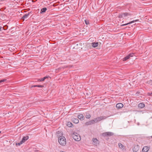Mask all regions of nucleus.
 Wrapping results in <instances>:
<instances>
[{
    "label": "nucleus",
    "instance_id": "f257e3e1",
    "mask_svg": "<svg viewBox=\"0 0 152 152\" xmlns=\"http://www.w3.org/2000/svg\"><path fill=\"white\" fill-rule=\"evenodd\" d=\"M58 141L59 143L61 145L64 146L66 144V139L64 136L59 137Z\"/></svg>",
    "mask_w": 152,
    "mask_h": 152
},
{
    "label": "nucleus",
    "instance_id": "f03ea898",
    "mask_svg": "<svg viewBox=\"0 0 152 152\" xmlns=\"http://www.w3.org/2000/svg\"><path fill=\"white\" fill-rule=\"evenodd\" d=\"M72 136L74 140L77 141H79L81 140V137L76 132H74L72 134Z\"/></svg>",
    "mask_w": 152,
    "mask_h": 152
},
{
    "label": "nucleus",
    "instance_id": "7ed1b4c3",
    "mask_svg": "<svg viewBox=\"0 0 152 152\" xmlns=\"http://www.w3.org/2000/svg\"><path fill=\"white\" fill-rule=\"evenodd\" d=\"M106 118L105 116H100L98 117L97 118L93 120L94 124L97 123L99 121H100L102 120L105 119Z\"/></svg>",
    "mask_w": 152,
    "mask_h": 152
},
{
    "label": "nucleus",
    "instance_id": "20e7f679",
    "mask_svg": "<svg viewBox=\"0 0 152 152\" xmlns=\"http://www.w3.org/2000/svg\"><path fill=\"white\" fill-rule=\"evenodd\" d=\"M132 15L129 12H125L120 14L118 15V18H125L126 17L130 16Z\"/></svg>",
    "mask_w": 152,
    "mask_h": 152
},
{
    "label": "nucleus",
    "instance_id": "39448f33",
    "mask_svg": "<svg viewBox=\"0 0 152 152\" xmlns=\"http://www.w3.org/2000/svg\"><path fill=\"white\" fill-rule=\"evenodd\" d=\"M113 133L111 132H104L102 134V136L104 137L106 136L110 137L113 135Z\"/></svg>",
    "mask_w": 152,
    "mask_h": 152
},
{
    "label": "nucleus",
    "instance_id": "423d86ee",
    "mask_svg": "<svg viewBox=\"0 0 152 152\" xmlns=\"http://www.w3.org/2000/svg\"><path fill=\"white\" fill-rule=\"evenodd\" d=\"M139 146L138 145H135L133 148V151L134 152H137L139 149Z\"/></svg>",
    "mask_w": 152,
    "mask_h": 152
},
{
    "label": "nucleus",
    "instance_id": "0eeeda50",
    "mask_svg": "<svg viewBox=\"0 0 152 152\" xmlns=\"http://www.w3.org/2000/svg\"><path fill=\"white\" fill-rule=\"evenodd\" d=\"M134 55V54L133 53L129 54L123 58V61H125L127 59H129L130 57H133Z\"/></svg>",
    "mask_w": 152,
    "mask_h": 152
},
{
    "label": "nucleus",
    "instance_id": "6e6552de",
    "mask_svg": "<svg viewBox=\"0 0 152 152\" xmlns=\"http://www.w3.org/2000/svg\"><path fill=\"white\" fill-rule=\"evenodd\" d=\"M134 55V54L133 53L129 54L123 58V61H125L127 59H129L130 57H133Z\"/></svg>",
    "mask_w": 152,
    "mask_h": 152
},
{
    "label": "nucleus",
    "instance_id": "1a4fd4ad",
    "mask_svg": "<svg viewBox=\"0 0 152 152\" xmlns=\"http://www.w3.org/2000/svg\"><path fill=\"white\" fill-rule=\"evenodd\" d=\"M124 106L123 104L121 103H118L116 104V107L118 109H120L123 107Z\"/></svg>",
    "mask_w": 152,
    "mask_h": 152
},
{
    "label": "nucleus",
    "instance_id": "9d476101",
    "mask_svg": "<svg viewBox=\"0 0 152 152\" xmlns=\"http://www.w3.org/2000/svg\"><path fill=\"white\" fill-rule=\"evenodd\" d=\"M92 141L94 142V144L95 145L98 144L99 143V142L97 139L96 138H93L92 139Z\"/></svg>",
    "mask_w": 152,
    "mask_h": 152
},
{
    "label": "nucleus",
    "instance_id": "9b49d317",
    "mask_svg": "<svg viewBox=\"0 0 152 152\" xmlns=\"http://www.w3.org/2000/svg\"><path fill=\"white\" fill-rule=\"evenodd\" d=\"M149 148L148 146H145L143 147L142 150V152H147L149 150Z\"/></svg>",
    "mask_w": 152,
    "mask_h": 152
},
{
    "label": "nucleus",
    "instance_id": "f8f14e48",
    "mask_svg": "<svg viewBox=\"0 0 152 152\" xmlns=\"http://www.w3.org/2000/svg\"><path fill=\"white\" fill-rule=\"evenodd\" d=\"M139 21V20H138V19L136 20H133L132 21H131L129 22V23H126L125 24H122V25H121V26H126V25H128L129 24H131V23H134L135 22H137V21Z\"/></svg>",
    "mask_w": 152,
    "mask_h": 152
},
{
    "label": "nucleus",
    "instance_id": "ddd939ff",
    "mask_svg": "<svg viewBox=\"0 0 152 152\" xmlns=\"http://www.w3.org/2000/svg\"><path fill=\"white\" fill-rule=\"evenodd\" d=\"M28 136H24L23 137L21 141L23 143L25 142L26 140H27L28 139Z\"/></svg>",
    "mask_w": 152,
    "mask_h": 152
},
{
    "label": "nucleus",
    "instance_id": "4468645a",
    "mask_svg": "<svg viewBox=\"0 0 152 152\" xmlns=\"http://www.w3.org/2000/svg\"><path fill=\"white\" fill-rule=\"evenodd\" d=\"M94 122L93 120L86 122L85 124L86 125H89L94 124Z\"/></svg>",
    "mask_w": 152,
    "mask_h": 152
},
{
    "label": "nucleus",
    "instance_id": "2eb2a0df",
    "mask_svg": "<svg viewBox=\"0 0 152 152\" xmlns=\"http://www.w3.org/2000/svg\"><path fill=\"white\" fill-rule=\"evenodd\" d=\"M77 118L80 120H83L84 119V116L82 114H79L78 115Z\"/></svg>",
    "mask_w": 152,
    "mask_h": 152
},
{
    "label": "nucleus",
    "instance_id": "dca6fc26",
    "mask_svg": "<svg viewBox=\"0 0 152 152\" xmlns=\"http://www.w3.org/2000/svg\"><path fill=\"white\" fill-rule=\"evenodd\" d=\"M73 122L75 124H77L79 122V120L77 118H72Z\"/></svg>",
    "mask_w": 152,
    "mask_h": 152
},
{
    "label": "nucleus",
    "instance_id": "f3484780",
    "mask_svg": "<svg viewBox=\"0 0 152 152\" xmlns=\"http://www.w3.org/2000/svg\"><path fill=\"white\" fill-rule=\"evenodd\" d=\"M138 107L140 108H143L145 106V104L143 103H140L138 105Z\"/></svg>",
    "mask_w": 152,
    "mask_h": 152
},
{
    "label": "nucleus",
    "instance_id": "a211bd4d",
    "mask_svg": "<svg viewBox=\"0 0 152 152\" xmlns=\"http://www.w3.org/2000/svg\"><path fill=\"white\" fill-rule=\"evenodd\" d=\"M29 14V13H28L24 15L22 18V19L24 20L25 19L27 18Z\"/></svg>",
    "mask_w": 152,
    "mask_h": 152
},
{
    "label": "nucleus",
    "instance_id": "6ab92c4d",
    "mask_svg": "<svg viewBox=\"0 0 152 152\" xmlns=\"http://www.w3.org/2000/svg\"><path fill=\"white\" fill-rule=\"evenodd\" d=\"M48 78V77L47 76H46V77H44L43 78H40V79H39L38 80V81H44L47 78Z\"/></svg>",
    "mask_w": 152,
    "mask_h": 152
},
{
    "label": "nucleus",
    "instance_id": "aec40b11",
    "mask_svg": "<svg viewBox=\"0 0 152 152\" xmlns=\"http://www.w3.org/2000/svg\"><path fill=\"white\" fill-rule=\"evenodd\" d=\"M92 46L93 47L95 48L97 47L98 45V42H92Z\"/></svg>",
    "mask_w": 152,
    "mask_h": 152
},
{
    "label": "nucleus",
    "instance_id": "412c9836",
    "mask_svg": "<svg viewBox=\"0 0 152 152\" xmlns=\"http://www.w3.org/2000/svg\"><path fill=\"white\" fill-rule=\"evenodd\" d=\"M47 10V8L44 7L41 10V13L45 12Z\"/></svg>",
    "mask_w": 152,
    "mask_h": 152
},
{
    "label": "nucleus",
    "instance_id": "4be33fe9",
    "mask_svg": "<svg viewBox=\"0 0 152 152\" xmlns=\"http://www.w3.org/2000/svg\"><path fill=\"white\" fill-rule=\"evenodd\" d=\"M118 145L119 148H120V149H123L124 147V145H122L121 143H119L118 144Z\"/></svg>",
    "mask_w": 152,
    "mask_h": 152
},
{
    "label": "nucleus",
    "instance_id": "5701e85b",
    "mask_svg": "<svg viewBox=\"0 0 152 152\" xmlns=\"http://www.w3.org/2000/svg\"><path fill=\"white\" fill-rule=\"evenodd\" d=\"M91 115L90 114L87 113L86 114V117L87 118H89L91 117Z\"/></svg>",
    "mask_w": 152,
    "mask_h": 152
},
{
    "label": "nucleus",
    "instance_id": "b1692460",
    "mask_svg": "<svg viewBox=\"0 0 152 152\" xmlns=\"http://www.w3.org/2000/svg\"><path fill=\"white\" fill-rule=\"evenodd\" d=\"M38 87L42 88L44 87V86L43 85H34L32 86V87Z\"/></svg>",
    "mask_w": 152,
    "mask_h": 152
},
{
    "label": "nucleus",
    "instance_id": "393cba45",
    "mask_svg": "<svg viewBox=\"0 0 152 152\" xmlns=\"http://www.w3.org/2000/svg\"><path fill=\"white\" fill-rule=\"evenodd\" d=\"M72 124L70 122H68L67 124V126L69 127H72Z\"/></svg>",
    "mask_w": 152,
    "mask_h": 152
},
{
    "label": "nucleus",
    "instance_id": "a878e982",
    "mask_svg": "<svg viewBox=\"0 0 152 152\" xmlns=\"http://www.w3.org/2000/svg\"><path fill=\"white\" fill-rule=\"evenodd\" d=\"M6 80L7 79H4L1 80H0V83L6 81Z\"/></svg>",
    "mask_w": 152,
    "mask_h": 152
},
{
    "label": "nucleus",
    "instance_id": "bb28decb",
    "mask_svg": "<svg viewBox=\"0 0 152 152\" xmlns=\"http://www.w3.org/2000/svg\"><path fill=\"white\" fill-rule=\"evenodd\" d=\"M23 143L21 141L19 143H16V145H20L21 144H22Z\"/></svg>",
    "mask_w": 152,
    "mask_h": 152
},
{
    "label": "nucleus",
    "instance_id": "cd10ccee",
    "mask_svg": "<svg viewBox=\"0 0 152 152\" xmlns=\"http://www.w3.org/2000/svg\"><path fill=\"white\" fill-rule=\"evenodd\" d=\"M85 22L86 25H88L89 23V21L88 20H85Z\"/></svg>",
    "mask_w": 152,
    "mask_h": 152
},
{
    "label": "nucleus",
    "instance_id": "c85d7f7f",
    "mask_svg": "<svg viewBox=\"0 0 152 152\" xmlns=\"http://www.w3.org/2000/svg\"><path fill=\"white\" fill-rule=\"evenodd\" d=\"M148 95L149 96H151L152 95V92L151 93H149Z\"/></svg>",
    "mask_w": 152,
    "mask_h": 152
},
{
    "label": "nucleus",
    "instance_id": "c756f323",
    "mask_svg": "<svg viewBox=\"0 0 152 152\" xmlns=\"http://www.w3.org/2000/svg\"><path fill=\"white\" fill-rule=\"evenodd\" d=\"M59 133H61V132L58 131L57 132V133L58 134H59Z\"/></svg>",
    "mask_w": 152,
    "mask_h": 152
},
{
    "label": "nucleus",
    "instance_id": "7c9ffc66",
    "mask_svg": "<svg viewBox=\"0 0 152 152\" xmlns=\"http://www.w3.org/2000/svg\"><path fill=\"white\" fill-rule=\"evenodd\" d=\"M61 135H63V134H62V133H61Z\"/></svg>",
    "mask_w": 152,
    "mask_h": 152
},
{
    "label": "nucleus",
    "instance_id": "2f4dec72",
    "mask_svg": "<svg viewBox=\"0 0 152 152\" xmlns=\"http://www.w3.org/2000/svg\"><path fill=\"white\" fill-rule=\"evenodd\" d=\"M1 133V131H0V133Z\"/></svg>",
    "mask_w": 152,
    "mask_h": 152
},
{
    "label": "nucleus",
    "instance_id": "473e14b6",
    "mask_svg": "<svg viewBox=\"0 0 152 152\" xmlns=\"http://www.w3.org/2000/svg\"><path fill=\"white\" fill-rule=\"evenodd\" d=\"M151 138H152V136H151Z\"/></svg>",
    "mask_w": 152,
    "mask_h": 152
}]
</instances>
